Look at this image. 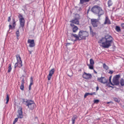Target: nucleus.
<instances>
[{
    "instance_id": "obj_46",
    "label": "nucleus",
    "mask_w": 124,
    "mask_h": 124,
    "mask_svg": "<svg viewBox=\"0 0 124 124\" xmlns=\"http://www.w3.org/2000/svg\"><path fill=\"white\" fill-rule=\"evenodd\" d=\"M91 93L92 94V95L93 94H94V95L96 94V93L95 92H93V93Z\"/></svg>"
},
{
    "instance_id": "obj_44",
    "label": "nucleus",
    "mask_w": 124,
    "mask_h": 124,
    "mask_svg": "<svg viewBox=\"0 0 124 124\" xmlns=\"http://www.w3.org/2000/svg\"><path fill=\"white\" fill-rule=\"evenodd\" d=\"M31 85H29V90H30L31 89Z\"/></svg>"
},
{
    "instance_id": "obj_21",
    "label": "nucleus",
    "mask_w": 124,
    "mask_h": 124,
    "mask_svg": "<svg viewBox=\"0 0 124 124\" xmlns=\"http://www.w3.org/2000/svg\"><path fill=\"white\" fill-rule=\"evenodd\" d=\"M108 7H110L112 4V3L111 0H109L108 1Z\"/></svg>"
},
{
    "instance_id": "obj_2",
    "label": "nucleus",
    "mask_w": 124,
    "mask_h": 124,
    "mask_svg": "<svg viewBox=\"0 0 124 124\" xmlns=\"http://www.w3.org/2000/svg\"><path fill=\"white\" fill-rule=\"evenodd\" d=\"M23 103L26 106H28L30 109H33L35 106V105L33 101L31 100H25L23 99Z\"/></svg>"
},
{
    "instance_id": "obj_49",
    "label": "nucleus",
    "mask_w": 124,
    "mask_h": 124,
    "mask_svg": "<svg viewBox=\"0 0 124 124\" xmlns=\"http://www.w3.org/2000/svg\"><path fill=\"white\" fill-rule=\"evenodd\" d=\"M93 71H94V72L95 73V74L97 73V72L94 70H93Z\"/></svg>"
},
{
    "instance_id": "obj_22",
    "label": "nucleus",
    "mask_w": 124,
    "mask_h": 124,
    "mask_svg": "<svg viewBox=\"0 0 124 124\" xmlns=\"http://www.w3.org/2000/svg\"><path fill=\"white\" fill-rule=\"evenodd\" d=\"M103 67L104 69L106 70H108V67L106 65L105 63H104L103 64Z\"/></svg>"
},
{
    "instance_id": "obj_34",
    "label": "nucleus",
    "mask_w": 124,
    "mask_h": 124,
    "mask_svg": "<svg viewBox=\"0 0 124 124\" xmlns=\"http://www.w3.org/2000/svg\"><path fill=\"white\" fill-rule=\"evenodd\" d=\"M13 28H14L15 27L16 25V23L15 22V20L14 19H13Z\"/></svg>"
},
{
    "instance_id": "obj_36",
    "label": "nucleus",
    "mask_w": 124,
    "mask_h": 124,
    "mask_svg": "<svg viewBox=\"0 0 124 124\" xmlns=\"http://www.w3.org/2000/svg\"><path fill=\"white\" fill-rule=\"evenodd\" d=\"M18 118V117L17 118H16L15 119V120L13 122V123H15L17 121Z\"/></svg>"
},
{
    "instance_id": "obj_16",
    "label": "nucleus",
    "mask_w": 124,
    "mask_h": 124,
    "mask_svg": "<svg viewBox=\"0 0 124 124\" xmlns=\"http://www.w3.org/2000/svg\"><path fill=\"white\" fill-rule=\"evenodd\" d=\"M111 23L110 22V21L108 19V17L107 16H106L104 24H111Z\"/></svg>"
},
{
    "instance_id": "obj_37",
    "label": "nucleus",
    "mask_w": 124,
    "mask_h": 124,
    "mask_svg": "<svg viewBox=\"0 0 124 124\" xmlns=\"http://www.w3.org/2000/svg\"><path fill=\"white\" fill-rule=\"evenodd\" d=\"M80 0V3L82 4H83L84 2H85L84 0Z\"/></svg>"
},
{
    "instance_id": "obj_45",
    "label": "nucleus",
    "mask_w": 124,
    "mask_h": 124,
    "mask_svg": "<svg viewBox=\"0 0 124 124\" xmlns=\"http://www.w3.org/2000/svg\"><path fill=\"white\" fill-rule=\"evenodd\" d=\"M70 25L72 27V26H74V25L73 23H70Z\"/></svg>"
},
{
    "instance_id": "obj_8",
    "label": "nucleus",
    "mask_w": 124,
    "mask_h": 124,
    "mask_svg": "<svg viewBox=\"0 0 124 124\" xmlns=\"http://www.w3.org/2000/svg\"><path fill=\"white\" fill-rule=\"evenodd\" d=\"M71 40L73 41H75L77 40H81L79 36L76 34H72L71 35Z\"/></svg>"
},
{
    "instance_id": "obj_27",
    "label": "nucleus",
    "mask_w": 124,
    "mask_h": 124,
    "mask_svg": "<svg viewBox=\"0 0 124 124\" xmlns=\"http://www.w3.org/2000/svg\"><path fill=\"white\" fill-rule=\"evenodd\" d=\"M94 62L93 60L92 59H90V65H93Z\"/></svg>"
},
{
    "instance_id": "obj_31",
    "label": "nucleus",
    "mask_w": 124,
    "mask_h": 124,
    "mask_svg": "<svg viewBox=\"0 0 124 124\" xmlns=\"http://www.w3.org/2000/svg\"><path fill=\"white\" fill-rule=\"evenodd\" d=\"M120 77V76L119 75H116L115 77H114V78L117 79L118 80H119V79Z\"/></svg>"
},
{
    "instance_id": "obj_9",
    "label": "nucleus",
    "mask_w": 124,
    "mask_h": 124,
    "mask_svg": "<svg viewBox=\"0 0 124 124\" xmlns=\"http://www.w3.org/2000/svg\"><path fill=\"white\" fill-rule=\"evenodd\" d=\"M91 23L94 27H97L99 23V20L98 19H91Z\"/></svg>"
},
{
    "instance_id": "obj_12",
    "label": "nucleus",
    "mask_w": 124,
    "mask_h": 124,
    "mask_svg": "<svg viewBox=\"0 0 124 124\" xmlns=\"http://www.w3.org/2000/svg\"><path fill=\"white\" fill-rule=\"evenodd\" d=\"M28 43L30 44L29 46L30 47H33L35 46V44L34 42V40L33 39H28Z\"/></svg>"
},
{
    "instance_id": "obj_53",
    "label": "nucleus",
    "mask_w": 124,
    "mask_h": 124,
    "mask_svg": "<svg viewBox=\"0 0 124 124\" xmlns=\"http://www.w3.org/2000/svg\"><path fill=\"white\" fill-rule=\"evenodd\" d=\"M71 44V43H67V45H68H68H70V44Z\"/></svg>"
},
{
    "instance_id": "obj_40",
    "label": "nucleus",
    "mask_w": 124,
    "mask_h": 124,
    "mask_svg": "<svg viewBox=\"0 0 124 124\" xmlns=\"http://www.w3.org/2000/svg\"><path fill=\"white\" fill-rule=\"evenodd\" d=\"M11 20L10 16L8 18V21L9 22Z\"/></svg>"
},
{
    "instance_id": "obj_38",
    "label": "nucleus",
    "mask_w": 124,
    "mask_h": 124,
    "mask_svg": "<svg viewBox=\"0 0 124 124\" xmlns=\"http://www.w3.org/2000/svg\"><path fill=\"white\" fill-rule=\"evenodd\" d=\"M30 82L33 83V80L32 77H31L30 78Z\"/></svg>"
},
{
    "instance_id": "obj_7",
    "label": "nucleus",
    "mask_w": 124,
    "mask_h": 124,
    "mask_svg": "<svg viewBox=\"0 0 124 124\" xmlns=\"http://www.w3.org/2000/svg\"><path fill=\"white\" fill-rule=\"evenodd\" d=\"M76 16L77 17L75 18V19L71 20L70 22L76 24H79V20L80 19V16L78 14H76Z\"/></svg>"
},
{
    "instance_id": "obj_15",
    "label": "nucleus",
    "mask_w": 124,
    "mask_h": 124,
    "mask_svg": "<svg viewBox=\"0 0 124 124\" xmlns=\"http://www.w3.org/2000/svg\"><path fill=\"white\" fill-rule=\"evenodd\" d=\"M113 82L114 83L113 85H119V80H118L117 79H116L114 78H113Z\"/></svg>"
},
{
    "instance_id": "obj_24",
    "label": "nucleus",
    "mask_w": 124,
    "mask_h": 124,
    "mask_svg": "<svg viewBox=\"0 0 124 124\" xmlns=\"http://www.w3.org/2000/svg\"><path fill=\"white\" fill-rule=\"evenodd\" d=\"M9 96L8 94H7V96L6 98V100H7V101L6 102V104H7L9 101Z\"/></svg>"
},
{
    "instance_id": "obj_26",
    "label": "nucleus",
    "mask_w": 124,
    "mask_h": 124,
    "mask_svg": "<svg viewBox=\"0 0 124 124\" xmlns=\"http://www.w3.org/2000/svg\"><path fill=\"white\" fill-rule=\"evenodd\" d=\"M20 88L21 90L22 91H23L24 90V86L23 84H21Z\"/></svg>"
},
{
    "instance_id": "obj_23",
    "label": "nucleus",
    "mask_w": 124,
    "mask_h": 124,
    "mask_svg": "<svg viewBox=\"0 0 124 124\" xmlns=\"http://www.w3.org/2000/svg\"><path fill=\"white\" fill-rule=\"evenodd\" d=\"M9 66L8 67V72H10L12 69V68L11 67V64H9Z\"/></svg>"
},
{
    "instance_id": "obj_20",
    "label": "nucleus",
    "mask_w": 124,
    "mask_h": 124,
    "mask_svg": "<svg viewBox=\"0 0 124 124\" xmlns=\"http://www.w3.org/2000/svg\"><path fill=\"white\" fill-rule=\"evenodd\" d=\"M120 83L121 85L122 86H124V80L123 78L121 79L120 80Z\"/></svg>"
},
{
    "instance_id": "obj_48",
    "label": "nucleus",
    "mask_w": 124,
    "mask_h": 124,
    "mask_svg": "<svg viewBox=\"0 0 124 124\" xmlns=\"http://www.w3.org/2000/svg\"><path fill=\"white\" fill-rule=\"evenodd\" d=\"M112 101H110L109 102H107V104H109L110 103H112Z\"/></svg>"
},
{
    "instance_id": "obj_30",
    "label": "nucleus",
    "mask_w": 124,
    "mask_h": 124,
    "mask_svg": "<svg viewBox=\"0 0 124 124\" xmlns=\"http://www.w3.org/2000/svg\"><path fill=\"white\" fill-rule=\"evenodd\" d=\"M16 35L17 36V39H18V37L20 36L19 32V31L17 30L16 32Z\"/></svg>"
},
{
    "instance_id": "obj_6",
    "label": "nucleus",
    "mask_w": 124,
    "mask_h": 124,
    "mask_svg": "<svg viewBox=\"0 0 124 124\" xmlns=\"http://www.w3.org/2000/svg\"><path fill=\"white\" fill-rule=\"evenodd\" d=\"M18 17L19 19L21 26L23 28L24 26L25 22L24 18L23 16L20 14H19Z\"/></svg>"
},
{
    "instance_id": "obj_32",
    "label": "nucleus",
    "mask_w": 124,
    "mask_h": 124,
    "mask_svg": "<svg viewBox=\"0 0 124 124\" xmlns=\"http://www.w3.org/2000/svg\"><path fill=\"white\" fill-rule=\"evenodd\" d=\"M113 99L114 101L117 102H119L120 101L117 98H113Z\"/></svg>"
},
{
    "instance_id": "obj_54",
    "label": "nucleus",
    "mask_w": 124,
    "mask_h": 124,
    "mask_svg": "<svg viewBox=\"0 0 124 124\" xmlns=\"http://www.w3.org/2000/svg\"><path fill=\"white\" fill-rule=\"evenodd\" d=\"M15 123H14L13 122V124H15Z\"/></svg>"
},
{
    "instance_id": "obj_14",
    "label": "nucleus",
    "mask_w": 124,
    "mask_h": 124,
    "mask_svg": "<svg viewBox=\"0 0 124 124\" xmlns=\"http://www.w3.org/2000/svg\"><path fill=\"white\" fill-rule=\"evenodd\" d=\"M18 115H17L18 118H22L23 117V116L22 115V108H19L18 111Z\"/></svg>"
},
{
    "instance_id": "obj_43",
    "label": "nucleus",
    "mask_w": 124,
    "mask_h": 124,
    "mask_svg": "<svg viewBox=\"0 0 124 124\" xmlns=\"http://www.w3.org/2000/svg\"><path fill=\"white\" fill-rule=\"evenodd\" d=\"M9 29H12V26L11 25H9Z\"/></svg>"
},
{
    "instance_id": "obj_11",
    "label": "nucleus",
    "mask_w": 124,
    "mask_h": 124,
    "mask_svg": "<svg viewBox=\"0 0 124 124\" xmlns=\"http://www.w3.org/2000/svg\"><path fill=\"white\" fill-rule=\"evenodd\" d=\"M82 76L83 78L87 79L91 78L92 77L91 74L90 73L87 74L85 72L83 74Z\"/></svg>"
},
{
    "instance_id": "obj_52",
    "label": "nucleus",
    "mask_w": 124,
    "mask_h": 124,
    "mask_svg": "<svg viewBox=\"0 0 124 124\" xmlns=\"http://www.w3.org/2000/svg\"><path fill=\"white\" fill-rule=\"evenodd\" d=\"M29 51V52L30 54H31V52L30 51Z\"/></svg>"
},
{
    "instance_id": "obj_47",
    "label": "nucleus",
    "mask_w": 124,
    "mask_h": 124,
    "mask_svg": "<svg viewBox=\"0 0 124 124\" xmlns=\"http://www.w3.org/2000/svg\"><path fill=\"white\" fill-rule=\"evenodd\" d=\"M85 2H88L90 0H84Z\"/></svg>"
},
{
    "instance_id": "obj_10",
    "label": "nucleus",
    "mask_w": 124,
    "mask_h": 124,
    "mask_svg": "<svg viewBox=\"0 0 124 124\" xmlns=\"http://www.w3.org/2000/svg\"><path fill=\"white\" fill-rule=\"evenodd\" d=\"M98 81L99 82L105 84L107 83L108 79H106L104 77H101V78H97Z\"/></svg>"
},
{
    "instance_id": "obj_33",
    "label": "nucleus",
    "mask_w": 124,
    "mask_h": 124,
    "mask_svg": "<svg viewBox=\"0 0 124 124\" xmlns=\"http://www.w3.org/2000/svg\"><path fill=\"white\" fill-rule=\"evenodd\" d=\"M111 77H112L111 76H110L109 77V84H111L112 85H113V84L111 82Z\"/></svg>"
},
{
    "instance_id": "obj_18",
    "label": "nucleus",
    "mask_w": 124,
    "mask_h": 124,
    "mask_svg": "<svg viewBox=\"0 0 124 124\" xmlns=\"http://www.w3.org/2000/svg\"><path fill=\"white\" fill-rule=\"evenodd\" d=\"M89 28L90 31V34L92 35V36H93L95 35V33L93 32V30H92L91 27H89Z\"/></svg>"
},
{
    "instance_id": "obj_25",
    "label": "nucleus",
    "mask_w": 124,
    "mask_h": 124,
    "mask_svg": "<svg viewBox=\"0 0 124 124\" xmlns=\"http://www.w3.org/2000/svg\"><path fill=\"white\" fill-rule=\"evenodd\" d=\"M116 30L118 32H119L121 31L120 27L118 26H116Z\"/></svg>"
},
{
    "instance_id": "obj_1",
    "label": "nucleus",
    "mask_w": 124,
    "mask_h": 124,
    "mask_svg": "<svg viewBox=\"0 0 124 124\" xmlns=\"http://www.w3.org/2000/svg\"><path fill=\"white\" fill-rule=\"evenodd\" d=\"M113 38L111 36L107 35L100 39L98 42L103 48H108L111 46L113 42Z\"/></svg>"
},
{
    "instance_id": "obj_50",
    "label": "nucleus",
    "mask_w": 124,
    "mask_h": 124,
    "mask_svg": "<svg viewBox=\"0 0 124 124\" xmlns=\"http://www.w3.org/2000/svg\"><path fill=\"white\" fill-rule=\"evenodd\" d=\"M99 89V87L98 86H97L96 87V91H97Z\"/></svg>"
},
{
    "instance_id": "obj_51",
    "label": "nucleus",
    "mask_w": 124,
    "mask_h": 124,
    "mask_svg": "<svg viewBox=\"0 0 124 124\" xmlns=\"http://www.w3.org/2000/svg\"><path fill=\"white\" fill-rule=\"evenodd\" d=\"M33 84V83L30 82V85H31Z\"/></svg>"
},
{
    "instance_id": "obj_55",
    "label": "nucleus",
    "mask_w": 124,
    "mask_h": 124,
    "mask_svg": "<svg viewBox=\"0 0 124 124\" xmlns=\"http://www.w3.org/2000/svg\"><path fill=\"white\" fill-rule=\"evenodd\" d=\"M111 87H112V86H110Z\"/></svg>"
},
{
    "instance_id": "obj_5",
    "label": "nucleus",
    "mask_w": 124,
    "mask_h": 124,
    "mask_svg": "<svg viewBox=\"0 0 124 124\" xmlns=\"http://www.w3.org/2000/svg\"><path fill=\"white\" fill-rule=\"evenodd\" d=\"M16 57L17 60V62L15 64V68L17 66L19 68L21 67L22 66V64L20 55L19 54L17 55H16Z\"/></svg>"
},
{
    "instance_id": "obj_42",
    "label": "nucleus",
    "mask_w": 124,
    "mask_h": 124,
    "mask_svg": "<svg viewBox=\"0 0 124 124\" xmlns=\"http://www.w3.org/2000/svg\"><path fill=\"white\" fill-rule=\"evenodd\" d=\"M121 26L124 29V23H122L121 25Z\"/></svg>"
},
{
    "instance_id": "obj_17",
    "label": "nucleus",
    "mask_w": 124,
    "mask_h": 124,
    "mask_svg": "<svg viewBox=\"0 0 124 124\" xmlns=\"http://www.w3.org/2000/svg\"><path fill=\"white\" fill-rule=\"evenodd\" d=\"M77 117L78 116H77L75 115L72 118V124H74L75 123V120L77 118Z\"/></svg>"
},
{
    "instance_id": "obj_3",
    "label": "nucleus",
    "mask_w": 124,
    "mask_h": 124,
    "mask_svg": "<svg viewBox=\"0 0 124 124\" xmlns=\"http://www.w3.org/2000/svg\"><path fill=\"white\" fill-rule=\"evenodd\" d=\"M91 10L94 13L98 14L99 17L104 14V12L101 8L97 6L93 7L91 9Z\"/></svg>"
},
{
    "instance_id": "obj_4",
    "label": "nucleus",
    "mask_w": 124,
    "mask_h": 124,
    "mask_svg": "<svg viewBox=\"0 0 124 124\" xmlns=\"http://www.w3.org/2000/svg\"><path fill=\"white\" fill-rule=\"evenodd\" d=\"M78 35L81 40L85 39V38L88 37L89 34L87 32L81 30L79 31Z\"/></svg>"
},
{
    "instance_id": "obj_41",
    "label": "nucleus",
    "mask_w": 124,
    "mask_h": 124,
    "mask_svg": "<svg viewBox=\"0 0 124 124\" xmlns=\"http://www.w3.org/2000/svg\"><path fill=\"white\" fill-rule=\"evenodd\" d=\"M24 79L23 78L21 81V84H24Z\"/></svg>"
},
{
    "instance_id": "obj_19",
    "label": "nucleus",
    "mask_w": 124,
    "mask_h": 124,
    "mask_svg": "<svg viewBox=\"0 0 124 124\" xmlns=\"http://www.w3.org/2000/svg\"><path fill=\"white\" fill-rule=\"evenodd\" d=\"M78 28L77 26H75L72 29L73 32H75L78 30Z\"/></svg>"
},
{
    "instance_id": "obj_35",
    "label": "nucleus",
    "mask_w": 124,
    "mask_h": 124,
    "mask_svg": "<svg viewBox=\"0 0 124 124\" xmlns=\"http://www.w3.org/2000/svg\"><path fill=\"white\" fill-rule=\"evenodd\" d=\"M99 101L98 100H95L94 101V102L95 103H98Z\"/></svg>"
},
{
    "instance_id": "obj_13",
    "label": "nucleus",
    "mask_w": 124,
    "mask_h": 124,
    "mask_svg": "<svg viewBox=\"0 0 124 124\" xmlns=\"http://www.w3.org/2000/svg\"><path fill=\"white\" fill-rule=\"evenodd\" d=\"M54 69H52L50 71L48 75L47 76L48 80H50L52 75L54 74Z\"/></svg>"
},
{
    "instance_id": "obj_29",
    "label": "nucleus",
    "mask_w": 124,
    "mask_h": 124,
    "mask_svg": "<svg viewBox=\"0 0 124 124\" xmlns=\"http://www.w3.org/2000/svg\"><path fill=\"white\" fill-rule=\"evenodd\" d=\"M89 95H92V93H86L85 94L84 97L85 98Z\"/></svg>"
},
{
    "instance_id": "obj_39",
    "label": "nucleus",
    "mask_w": 124,
    "mask_h": 124,
    "mask_svg": "<svg viewBox=\"0 0 124 124\" xmlns=\"http://www.w3.org/2000/svg\"><path fill=\"white\" fill-rule=\"evenodd\" d=\"M113 71L111 70H110L108 72V73L111 74H112L113 73Z\"/></svg>"
},
{
    "instance_id": "obj_28",
    "label": "nucleus",
    "mask_w": 124,
    "mask_h": 124,
    "mask_svg": "<svg viewBox=\"0 0 124 124\" xmlns=\"http://www.w3.org/2000/svg\"><path fill=\"white\" fill-rule=\"evenodd\" d=\"M87 65L89 66V69H93V65L87 64Z\"/></svg>"
}]
</instances>
